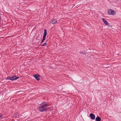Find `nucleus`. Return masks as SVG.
Returning a JSON list of instances; mask_svg holds the SVG:
<instances>
[{"label":"nucleus","mask_w":121,"mask_h":121,"mask_svg":"<svg viewBox=\"0 0 121 121\" xmlns=\"http://www.w3.org/2000/svg\"><path fill=\"white\" fill-rule=\"evenodd\" d=\"M48 105L46 102H42L39 104V106L37 109L41 112L46 111L47 110Z\"/></svg>","instance_id":"nucleus-1"},{"label":"nucleus","mask_w":121,"mask_h":121,"mask_svg":"<svg viewBox=\"0 0 121 121\" xmlns=\"http://www.w3.org/2000/svg\"><path fill=\"white\" fill-rule=\"evenodd\" d=\"M19 77H17L14 75L13 76H8L7 78V79H9L10 80L13 81L16 80L19 78Z\"/></svg>","instance_id":"nucleus-2"},{"label":"nucleus","mask_w":121,"mask_h":121,"mask_svg":"<svg viewBox=\"0 0 121 121\" xmlns=\"http://www.w3.org/2000/svg\"><path fill=\"white\" fill-rule=\"evenodd\" d=\"M47 30L45 29L44 30V32L43 34V36L41 43H43L45 39V37L47 35Z\"/></svg>","instance_id":"nucleus-3"},{"label":"nucleus","mask_w":121,"mask_h":121,"mask_svg":"<svg viewBox=\"0 0 121 121\" xmlns=\"http://www.w3.org/2000/svg\"><path fill=\"white\" fill-rule=\"evenodd\" d=\"M114 11L111 9H109L108 10V13L110 15H114L115 14Z\"/></svg>","instance_id":"nucleus-4"},{"label":"nucleus","mask_w":121,"mask_h":121,"mask_svg":"<svg viewBox=\"0 0 121 121\" xmlns=\"http://www.w3.org/2000/svg\"><path fill=\"white\" fill-rule=\"evenodd\" d=\"M57 23V20L56 19H53L52 20L51 23L52 24H55Z\"/></svg>","instance_id":"nucleus-5"},{"label":"nucleus","mask_w":121,"mask_h":121,"mask_svg":"<svg viewBox=\"0 0 121 121\" xmlns=\"http://www.w3.org/2000/svg\"><path fill=\"white\" fill-rule=\"evenodd\" d=\"M90 117L91 119L92 120H94L95 118V115L93 113H91L90 114Z\"/></svg>","instance_id":"nucleus-6"},{"label":"nucleus","mask_w":121,"mask_h":121,"mask_svg":"<svg viewBox=\"0 0 121 121\" xmlns=\"http://www.w3.org/2000/svg\"><path fill=\"white\" fill-rule=\"evenodd\" d=\"M102 20L105 25L107 26H109V23L107 22L105 20V18H103L102 19Z\"/></svg>","instance_id":"nucleus-7"},{"label":"nucleus","mask_w":121,"mask_h":121,"mask_svg":"<svg viewBox=\"0 0 121 121\" xmlns=\"http://www.w3.org/2000/svg\"><path fill=\"white\" fill-rule=\"evenodd\" d=\"M38 75V76L36 75H34L33 76L38 81L40 79L39 78L40 75Z\"/></svg>","instance_id":"nucleus-8"},{"label":"nucleus","mask_w":121,"mask_h":121,"mask_svg":"<svg viewBox=\"0 0 121 121\" xmlns=\"http://www.w3.org/2000/svg\"><path fill=\"white\" fill-rule=\"evenodd\" d=\"M101 118L99 117H97L96 118V121H100Z\"/></svg>","instance_id":"nucleus-9"},{"label":"nucleus","mask_w":121,"mask_h":121,"mask_svg":"<svg viewBox=\"0 0 121 121\" xmlns=\"http://www.w3.org/2000/svg\"><path fill=\"white\" fill-rule=\"evenodd\" d=\"M47 45V43H44L43 45H41L42 46H45Z\"/></svg>","instance_id":"nucleus-10"},{"label":"nucleus","mask_w":121,"mask_h":121,"mask_svg":"<svg viewBox=\"0 0 121 121\" xmlns=\"http://www.w3.org/2000/svg\"><path fill=\"white\" fill-rule=\"evenodd\" d=\"M80 53H82V54H85L84 52H80Z\"/></svg>","instance_id":"nucleus-11"},{"label":"nucleus","mask_w":121,"mask_h":121,"mask_svg":"<svg viewBox=\"0 0 121 121\" xmlns=\"http://www.w3.org/2000/svg\"><path fill=\"white\" fill-rule=\"evenodd\" d=\"M2 116V115L1 114H0V118Z\"/></svg>","instance_id":"nucleus-12"}]
</instances>
